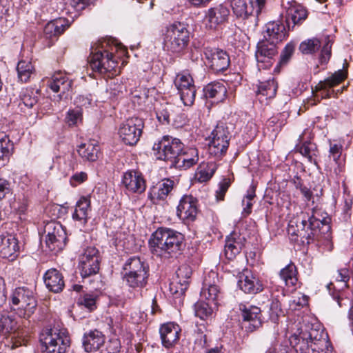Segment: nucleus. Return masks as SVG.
Segmentation results:
<instances>
[{
    "label": "nucleus",
    "instance_id": "39448f33",
    "mask_svg": "<svg viewBox=\"0 0 353 353\" xmlns=\"http://www.w3.org/2000/svg\"><path fill=\"white\" fill-rule=\"evenodd\" d=\"M190 31L183 23L175 21L162 30L163 45L165 50L180 53L188 46Z\"/></svg>",
    "mask_w": 353,
    "mask_h": 353
},
{
    "label": "nucleus",
    "instance_id": "393cba45",
    "mask_svg": "<svg viewBox=\"0 0 353 353\" xmlns=\"http://www.w3.org/2000/svg\"><path fill=\"white\" fill-rule=\"evenodd\" d=\"M238 286L242 291L248 294H256L263 290L262 282L248 270L239 275Z\"/></svg>",
    "mask_w": 353,
    "mask_h": 353
},
{
    "label": "nucleus",
    "instance_id": "f704fd0d",
    "mask_svg": "<svg viewBox=\"0 0 353 353\" xmlns=\"http://www.w3.org/2000/svg\"><path fill=\"white\" fill-rule=\"evenodd\" d=\"M203 91L207 99H211L212 103H216L223 101L227 93L225 86L221 82L209 83L204 88Z\"/></svg>",
    "mask_w": 353,
    "mask_h": 353
},
{
    "label": "nucleus",
    "instance_id": "f3484780",
    "mask_svg": "<svg viewBox=\"0 0 353 353\" xmlns=\"http://www.w3.org/2000/svg\"><path fill=\"white\" fill-rule=\"evenodd\" d=\"M205 57L207 64L215 72L228 69L230 65V57L228 53L218 48H205Z\"/></svg>",
    "mask_w": 353,
    "mask_h": 353
},
{
    "label": "nucleus",
    "instance_id": "a211bd4d",
    "mask_svg": "<svg viewBox=\"0 0 353 353\" xmlns=\"http://www.w3.org/2000/svg\"><path fill=\"white\" fill-rule=\"evenodd\" d=\"M229 15L228 7L224 4H219L206 11L203 21L206 28L215 29L218 26L226 22Z\"/></svg>",
    "mask_w": 353,
    "mask_h": 353
},
{
    "label": "nucleus",
    "instance_id": "ea45409f",
    "mask_svg": "<svg viewBox=\"0 0 353 353\" xmlns=\"http://www.w3.org/2000/svg\"><path fill=\"white\" fill-rule=\"evenodd\" d=\"M277 90V83L274 79H269L266 81L260 82L258 85L256 95L262 103L264 100L275 97Z\"/></svg>",
    "mask_w": 353,
    "mask_h": 353
},
{
    "label": "nucleus",
    "instance_id": "680f3d73",
    "mask_svg": "<svg viewBox=\"0 0 353 353\" xmlns=\"http://www.w3.org/2000/svg\"><path fill=\"white\" fill-rule=\"evenodd\" d=\"M157 118L160 123L162 124H168L170 123V110L168 107H161L157 109Z\"/></svg>",
    "mask_w": 353,
    "mask_h": 353
},
{
    "label": "nucleus",
    "instance_id": "58836bf2",
    "mask_svg": "<svg viewBox=\"0 0 353 353\" xmlns=\"http://www.w3.org/2000/svg\"><path fill=\"white\" fill-rule=\"evenodd\" d=\"M307 12L306 9L301 5L295 2L291 3L287 10V21L290 24V21L294 25L301 23L306 19Z\"/></svg>",
    "mask_w": 353,
    "mask_h": 353
},
{
    "label": "nucleus",
    "instance_id": "2f4dec72",
    "mask_svg": "<svg viewBox=\"0 0 353 353\" xmlns=\"http://www.w3.org/2000/svg\"><path fill=\"white\" fill-rule=\"evenodd\" d=\"M174 185V181L170 179H164L150 190L149 197L153 203H156L158 201H163L172 190Z\"/></svg>",
    "mask_w": 353,
    "mask_h": 353
},
{
    "label": "nucleus",
    "instance_id": "4be33fe9",
    "mask_svg": "<svg viewBox=\"0 0 353 353\" xmlns=\"http://www.w3.org/2000/svg\"><path fill=\"white\" fill-rule=\"evenodd\" d=\"M287 36L285 25L279 21H270L265 25L264 39L268 43L277 45L283 41Z\"/></svg>",
    "mask_w": 353,
    "mask_h": 353
},
{
    "label": "nucleus",
    "instance_id": "79ce46f5",
    "mask_svg": "<svg viewBox=\"0 0 353 353\" xmlns=\"http://www.w3.org/2000/svg\"><path fill=\"white\" fill-rule=\"evenodd\" d=\"M303 140V135H301L299 137L300 144L296 145V149L309 162L316 164L315 157L317 155L316 144L311 141H304L302 143Z\"/></svg>",
    "mask_w": 353,
    "mask_h": 353
},
{
    "label": "nucleus",
    "instance_id": "c756f323",
    "mask_svg": "<svg viewBox=\"0 0 353 353\" xmlns=\"http://www.w3.org/2000/svg\"><path fill=\"white\" fill-rule=\"evenodd\" d=\"M231 7L236 17L243 19L254 14L258 15L260 13L256 12L254 0H232Z\"/></svg>",
    "mask_w": 353,
    "mask_h": 353
},
{
    "label": "nucleus",
    "instance_id": "7c9ffc66",
    "mask_svg": "<svg viewBox=\"0 0 353 353\" xmlns=\"http://www.w3.org/2000/svg\"><path fill=\"white\" fill-rule=\"evenodd\" d=\"M90 199L86 196L81 197L77 202L72 219L78 221L81 225H84L90 218L91 212Z\"/></svg>",
    "mask_w": 353,
    "mask_h": 353
},
{
    "label": "nucleus",
    "instance_id": "cd10ccee",
    "mask_svg": "<svg viewBox=\"0 0 353 353\" xmlns=\"http://www.w3.org/2000/svg\"><path fill=\"white\" fill-rule=\"evenodd\" d=\"M43 281L46 288L54 293L61 292L65 286L62 274L54 268H51L46 272L43 275Z\"/></svg>",
    "mask_w": 353,
    "mask_h": 353
},
{
    "label": "nucleus",
    "instance_id": "13d9d810",
    "mask_svg": "<svg viewBox=\"0 0 353 353\" xmlns=\"http://www.w3.org/2000/svg\"><path fill=\"white\" fill-rule=\"evenodd\" d=\"M121 345L119 339L113 338L110 339L105 344L104 349L101 353H119Z\"/></svg>",
    "mask_w": 353,
    "mask_h": 353
},
{
    "label": "nucleus",
    "instance_id": "c03bdc74",
    "mask_svg": "<svg viewBox=\"0 0 353 353\" xmlns=\"http://www.w3.org/2000/svg\"><path fill=\"white\" fill-rule=\"evenodd\" d=\"M280 276L287 286L295 287L298 281L296 266L292 263L288 264L281 270Z\"/></svg>",
    "mask_w": 353,
    "mask_h": 353
},
{
    "label": "nucleus",
    "instance_id": "412c9836",
    "mask_svg": "<svg viewBox=\"0 0 353 353\" xmlns=\"http://www.w3.org/2000/svg\"><path fill=\"white\" fill-rule=\"evenodd\" d=\"M176 279L170 285V292L174 294L183 295L189 285L191 269L188 265H182L176 270Z\"/></svg>",
    "mask_w": 353,
    "mask_h": 353
},
{
    "label": "nucleus",
    "instance_id": "7ed1b4c3",
    "mask_svg": "<svg viewBox=\"0 0 353 353\" xmlns=\"http://www.w3.org/2000/svg\"><path fill=\"white\" fill-rule=\"evenodd\" d=\"M290 342L296 352L320 353L327 347L328 336L320 327H312L309 331L292 335Z\"/></svg>",
    "mask_w": 353,
    "mask_h": 353
},
{
    "label": "nucleus",
    "instance_id": "b1692460",
    "mask_svg": "<svg viewBox=\"0 0 353 353\" xmlns=\"http://www.w3.org/2000/svg\"><path fill=\"white\" fill-rule=\"evenodd\" d=\"M181 328L179 325L174 323L163 324L160 329L161 343L165 348H170L175 345L179 340Z\"/></svg>",
    "mask_w": 353,
    "mask_h": 353
},
{
    "label": "nucleus",
    "instance_id": "a878e982",
    "mask_svg": "<svg viewBox=\"0 0 353 353\" xmlns=\"http://www.w3.org/2000/svg\"><path fill=\"white\" fill-rule=\"evenodd\" d=\"M19 251L18 240L12 234H0V256L13 261Z\"/></svg>",
    "mask_w": 353,
    "mask_h": 353
},
{
    "label": "nucleus",
    "instance_id": "c85d7f7f",
    "mask_svg": "<svg viewBox=\"0 0 353 353\" xmlns=\"http://www.w3.org/2000/svg\"><path fill=\"white\" fill-rule=\"evenodd\" d=\"M105 337L97 330H90L84 334L83 347L85 352H92L98 350L105 343Z\"/></svg>",
    "mask_w": 353,
    "mask_h": 353
},
{
    "label": "nucleus",
    "instance_id": "9d476101",
    "mask_svg": "<svg viewBox=\"0 0 353 353\" xmlns=\"http://www.w3.org/2000/svg\"><path fill=\"white\" fill-rule=\"evenodd\" d=\"M143 126L141 119L130 118L121 123L118 132L119 137L125 144L134 145L140 139Z\"/></svg>",
    "mask_w": 353,
    "mask_h": 353
},
{
    "label": "nucleus",
    "instance_id": "bf43d9fd",
    "mask_svg": "<svg viewBox=\"0 0 353 353\" xmlns=\"http://www.w3.org/2000/svg\"><path fill=\"white\" fill-rule=\"evenodd\" d=\"M88 0H71L70 6L74 12V16L72 17V19L77 17L80 14V12L88 6Z\"/></svg>",
    "mask_w": 353,
    "mask_h": 353
},
{
    "label": "nucleus",
    "instance_id": "f257e3e1",
    "mask_svg": "<svg viewBox=\"0 0 353 353\" xmlns=\"http://www.w3.org/2000/svg\"><path fill=\"white\" fill-rule=\"evenodd\" d=\"M183 235L172 229L159 228L149 239L152 254L166 260L176 257L183 246Z\"/></svg>",
    "mask_w": 353,
    "mask_h": 353
},
{
    "label": "nucleus",
    "instance_id": "6ab92c4d",
    "mask_svg": "<svg viewBox=\"0 0 353 353\" xmlns=\"http://www.w3.org/2000/svg\"><path fill=\"white\" fill-rule=\"evenodd\" d=\"M198 213L197 199L192 195H183L176 208L178 217L185 222H192Z\"/></svg>",
    "mask_w": 353,
    "mask_h": 353
},
{
    "label": "nucleus",
    "instance_id": "dca6fc26",
    "mask_svg": "<svg viewBox=\"0 0 353 353\" xmlns=\"http://www.w3.org/2000/svg\"><path fill=\"white\" fill-rule=\"evenodd\" d=\"M219 283V279L217 273L214 271H210L204 278L203 288L201 291V297L214 306L217 305L221 296Z\"/></svg>",
    "mask_w": 353,
    "mask_h": 353
},
{
    "label": "nucleus",
    "instance_id": "aec40b11",
    "mask_svg": "<svg viewBox=\"0 0 353 353\" xmlns=\"http://www.w3.org/2000/svg\"><path fill=\"white\" fill-rule=\"evenodd\" d=\"M121 183L126 190L131 193H142L146 188L142 174L137 170H128L122 177Z\"/></svg>",
    "mask_w": 353,
    "mask_h": 353
},
{
    "label": "nucleus",
    "instance_id": "69168bd1",
    "mask_svg": "<svg viewBox=\"0 0 353 353\" xmlns=\"http://www.w3.org/2000/svg\"><path fill=\"white\" fill-rule=\"evenodd\" d=\"M43 33L47 38H52L53 37L59 36L57 31V26L54 20L48 22L45 26L43 29Z\"/></svg>",
    "mask_w": 353,
    "mask_h": 353
},
{
    "label": "nucleus",
    "instance_id": "8fccbe9b",
    "mask_svg": "<svg viewBox=\"0 0 353 353\" xmlns=\"http://www.w3.org/2000/svg\"><path fill=\"white\" fill-rule=\"evenodd\" d=\"M212 304L208 302L200 301L194 305V314L201 319H206L212 314Z\"/></svg>",
    "mask_w": 353,
    "mask_h": 353
},
{
    "label": "nucleus",
    "instance_id": "f03ea898",
    "mask_svg": "<svg viewBox=\"0 0 353 353\" xmlns=\"http://www.w3.org/2000/svg\"><path fill=\"white\" fill-rule=\"evenodd\" d=\"M118 50L122 51L123 53L126 51L121 44L113 39H105L100 41L96 46L92 47L89 58L91 68L101 74L112 71L117 63L113 54Z\"/></svg>",
    "mask_w": 353,
    "mask_h": 353
},
{
    "label": "nucleus",
    "instance_id": "1a4fd4ad",
    "mask_svg": "<svg viewBox=\"0 0 353 353\" xmlns=\"http://www.w3.org/2000/svg\"><path fill=\"white\" fill-rule=\"evenodd\" d=\"M43 353H65L70 346L69 336L57 328L46 329L40 336Z\"/></svg>",
    "mask_w": 353,
    "mask_h": 353
},
{
    "label": "nucleus",
    "instance_id": "e2e57ef3",
    "mask_svg": "<svg viewBox=\"0 0 353 353\" xmlns=\"http://www.w3.org/2000/svg\"><path fill=\"white\" fill-rule=\"evenodd\" d=\"M294 50V45L292 43H288L283 50L281 52L280 57V63L285 64L290 59Z\"/></svg>",
    "mask_w": 353,
    "mask_h": 353
},
{
    "label": "nucleus",
    "instance_id": "5701e85b",
    "mask_svg": "<svg viewBox=\"0 0 353 353\" xmlns=\"http://www.w3.org/2000/svg\"><path fill=\"white\" fill-rule=\"evenodd\" d=\"M243 325L248 332H253L261 325V310L259 307L250 305H241Z\"/></svg>",
    "mask_w": 353,
    "mask_h": 353
},
{
    "label": "nucleus",
    "instance_id": "09e8293b",
    "mask_svg": "<svg viewBox=\"0 0 353 353\" xmlns=\"http://www.w3.org/2000/svg\"><path fill=\"white\" fill-rule=\"evenodd\" d=\"M13 144L9 137L4 132H0V160H4L10 156Z\"/></svg>",
    "mask_w": 353,
    "mask_h": 353
},
{
    "label": "nucleus",
    "instance_id": "37998d69",
    "mask_svg": "<svg viewBox=\"0 0 353 353\" xmlns=\"http://www.w3.org/2000/svg\"><path fill=\"white\" fill-rule=\"evenodd\" d=\"M216 170V165L213 162L201 163L196 172V179L199 182H206L210 180Z\"/></svg>",
    "mask_w": 353,
    "mask_h": 353
},
{
    "label": "nucleus",
    "instance_id": "6e6d98bb",
    "mask_svg": "<svg viewBox=\"0 0 353 353\" xmlns=\"http://www.w3.org/2000/svg\"><path fill=\"white\" fill-rule=\"evenodd\" d=\"M337 288H343L347 287V282L350 279V271L348 268H344L339 270L335 276Z\"/></svg>",
    "mask_w": 353,
    "mask_h": 353
},
{
    "label": "nucleus",
    "instance_id": "c9c22d12",
    "mask_svg": "<svg viewBox=\"0 0 353 353\" xmlns=\"http://www.w3.org/2000/svg\"><path fill=\"white\" fill-rule=\"evenodd\" d=\"M199 159V152L196 148H187L180 152L175 167L182 168L185 170L196 164Z\"/></svg>",
    "mask_w": 353,
    "mask_h": 353
},
{
    "label": "nucleus",
    "instance_id": "20e7f679",
    "mask_svg": "<svg viewBox=\"0 0 353 353\" xmlns=\"http://www.w3.org/2000/svg\"><path fill=\"white\" fill-rule=\"evenodd\" d=\"M327 223V219L320 220L314 213L309 216L301 212L300 216L290 221L288 233L292 237H299L303 243H310L317 235L320 225L329 228Z\"/></svg>",
    "mask_w": 353,
    "mask_h": 353
},
{
    "label": "nucleus",
    "instance_id": "de8ad7c7",
    "mask_svg": "<svg viewBox=\"0 0 353 353\" xmlns=\"http://www.w3.org/2000/svg\"><path fill=\"white\" fill-rule=\"evenodd\" d=\"M256 196L255 188L251 186L247 191V194L242 200L243 210L241 215L243 217L248 216L252 212L253 200Z\"/></svg>",
    "mask_w": 353,
    "mask_h": 353
},
{
    "label": "nucleus",
    "instance_id": "72a5a7b5",
    "mask_svg": "<svg viewBox=\"0 0 353 353\" xmlns=\"http://www.w3.org/2000/svg\"><path fill=\"white\" fill-rule=\"evenodd\" d=\"M345 77L346 72L342 70H339L324 81L319 82L316 86V89L323 91L321 93L322 97H330V92L328 89L339 84Z\"/></svg>",
    "mask_w": 353,
    "mask_h": 353
},
{
    "label": "nucleus",
    "instance_id": "4468645a",
    "mask_svg": "<svg viewBox=\"0 0 353 353\" xmlns=\"http://www.w3.org/2000/svg\"><path fill=\"white\" fill-rule=\"evenodd\" d=\"M230 141V132L225 125L219 124L211 133V140L208 144V150L215 157L225 153Z\"/></svg>",
    "mask_w": 353,
    "mask_h": 353
},
{
    "label": "nucleus",
    "instance_id": "0e129e2a",
    "mask_svg": "<svg viewBox=\"0 0 353 353\" xmlns=\"http://www.w3.org/2000/svg\"><path fill=\"white\" fill-rule=\"evenodd\" d=\"M88 179V174L85 172H80L74 174L70 179V183L72 186L76 187L78 185L85 181Z\"/></svg>",
    "mask_w": 353,
    "mask_h": 353
},
{
    "label": "nucleus",
    "instance_id": "5fc2aeb1",
    "mask_svg": "<svg viewBox=\"0 0 353 353\" xmlns=\"http://www.w3.org/2000/svg\"><path fill=\"white\" fill-rule=\"evenodd\" d=\"M259 69H268L270 68L274 62L275 57L265 56L264 54L255 53Z\"/></svg>",
    "mask_w": 353,
    "mask_h": 353
},
{
    "label": "nucleus",
    "instance_id": "4d7b16f0",
    "mask_svg": "<svg viewBox=\"0 0 353 353\" xmlns=\"http://www.w3.org/2000/svg\"><path fill=\"white\" fill-rule=\"evenodd\" d=\"M281 312L282 311L279 301L276 299L272 300L269 305V315L272 321L276 323Z\"/></svg>",
    "mask_w": 353,
    "mask_h": 353
},
{
    "label": "nucleus",
    "instance_id": "338daca9",
    "mask_svg": "<svg viewBox=\"0 0 353 353\" xmlns=\"http://www.w3.org/2000/svg\"><path fill=\"white\" fill-rule=\"evenodd\" d=\"M10 183L6 179L0 178V200L4 199L11 192Z\"/></svg>",
    "mask_w": 353,
    "mask_h": 353
},
{
    "label": "nucleus",
    "instance_id": "6e6552de",
    "mask_svg": "<svg viewBox=\"0 0 353 353\" xmlns=\"http://www.w3.org/2000/svg\"><path fill=\"white\" fill-rule=\"evenodd\" d=\"M183 148V144L179 139L164 136L154 143L152 150L157 159L169 161L175 166Z\"/></svg>",
    "mask_w": 353,
    "mask_h": 353
},
{
    "label": "nucleus",
    "instance_id": "052dcab7",
    "mask_svg": "<svg viewBox=\"0 0 353 353\" xmlns=\"http://www.w3.org/2000/svg\"><path fill=\"white\" fill-rule=\"evenodd\" d=\"M79 303L92 311L96 307V296L93 294H85L79 299Z\"/></svg>",
    "mask_w": 353,
    "mask_h": 353
},
{
    "label": "nucleus",
    "instance_id": "4c0bfd02",
    "mask_svg": "<svg viewBox=\"0 0 353 353\" xmlns=\"http://www.w3.org/2000/svg\"><path fill=\"white\" fill-rule=\"evenodd\" d=\"M18 329L15 317L5 311H0V334L7 336Z\"/></svg>",
    "mask_w": 353,
    "mask_h": 353
},
{
    "label": "nucleus",
    "instance_id": "49530a36",
    "mask_svg": "<svg viewBox=\"0 0 353 353\" xmlns=\"http://www.w3.org/2000/svg\"><path fill=\"white\" fill-rule=\"evenodd\" d=\"M21 101L19 105L23 104L28 108H32L38 102V91L33 89L23 90L21 94Z\"/></svg>",
    "mask_w": 353,
    "mask_h": 353
},
{
    "label": "nucleus",
    "instance_id": "f8f14e48",
    "mask_svg": "<svg viewBox=\"0 0 353 353\" xmlns=\"http://www.w3.org/2000/svg\"><path fill=\"white\" fill-rule=\"evenodd\" d=\"M46 245L50 251L59 252L64 248L66 242V233L61 224L57 222H49L45 226Z\"/></svg>",
    "mask_w": 353,
    "mask_h": 353
},
{
    "label": "nucleus",
    "instance_id": "3c124183",
    "mask_svg": "<svg viewBox=\"0 0 353 353\" xmlns=\"http://www.w3.org/2000/svg\"><path fill=\"white\" fill-rule=\"evenodd\" d=\"M261 52L265 56L276 57L277 54L276 46L270 43L267 41H261L257 45L256 53Z\"/></svg>",
    "mask_w": 353,
    "mask_h": 353
},
{
    "label": "nucleus",
    "instance_id": "0eeeda50",
    "mask_svg": "<svg viewBox=\"0 0 353 353\" xmlns=\"http://www.w3.org/2000/svg\"><path fill=\"white\" fill-rule=\"evenodd\" d=\"M123 280L130 288H142L146 285L149 268L140 258L128 259L123 265Z\"/></svg>",
    "mask_w": 353,
    "mask_h": 353
},
{
    "label": "nucleus",
    "instance_id": "bb28decb",
    "mask_svg": "<svg viewBox=\"0 0 353 353\" xmlns=\"http://www.w3.org/2000/svg\"><path fill=\"white\" fill-rule=\"evenodd\" d=\"M47 86L54 92H59L58 97L61 99V94H65L71 88L72 81L69 80L64 73L57 72L48 81Z\"/></svg>",
    "mask_w": 353,
    "mask_h": 353
},
{
    "label": "nucleus",
    "instance_id": "864d4df0",
    "mask_svg": "<svg viewBox=\"0 0 353 353\" xmlns=\"http://www.w3.org/2000/svg\"><path fill=\"white\" fill-rule=\"evenodd\" d=\"M128 87L126 85H124L121 81H119V79H115L111 80L109 83L108 90L110 92V94L113 97H116L120 93H123V91H126Z\"/></svg>",
    "mask_w": 353,
    "mask_h": 353
},
{
    "label": "nucleus",
    "instance_id": "a19ab883",
    "mask_svg": "<svg viewBox=\"0 0 353 353\" xmlns=\"http://www.w3.org/2000/svg\"><path fill=\"white\" fill-rule=\"evenodd\" d=\"M99 146L94 141H88L81 143L78 147L79 154L85 160L94 161L98 157Z\"/></svg>",
    "mask_w": 353,
    "mask_h": 353
},
{
    "label": "nucleus",
    "instance_id": "e433bc0d",
    "mask_svg": "<svg viewBox=\"0 0 353 353\" xmlns=\"http://www.w3.org/2000/svg\"><path fill=\"white\" fill-rule=\"evenodd\" d=\"M243 244L238 234L232 232L226 238L225 245V256L230 259H233L237 254L240 252Z\"/></svg>",
    "mask_w": 353,
    "mask_h": 353
},
{
    "label": "nucleus",
    "instance_id": "9b49d317",
    "mask_svg": "<svg viewBox=\"0 0 353 353\" xmlns=\"http://www.w3.org/2000/svg\"><path fill=\"white\" fill-rule=\"evenodd\" d=\"M174 83L183 104L192 105L195 100L196 90L194 79L190 72L182 71L178 73Z\"/></svg>",
    "mask_w": 353,
    "mask_h": 353
},
{
    "label": "nucleus",
    "instance_id": "473e14b6",
    "mask_svg": "<svg viewBox=\"0 0 353 353\" xmlns=\"http://www.w3.org/2000/svg\"><path fill=\"white\" fill-rule=\"evenodd\" d=\"M342 150L343 147L341 144L330 143L328 157L330 159H332L336 164L333 174H334L337 179L341 178L345 172V159L342 157Z\"/></svg>",
    "mask_w": 353,
    "mask_h": 353
},
{
    "label": "nucleus",
    "instance_id": "774afa93",
    "mask_svg": "<svg viewBox=\"0 0 353 353\" xmlns=\"http://www.w3.org/2000/svg\"><path fill=\"white\" fill-rule=\"evenodd\" d=\"M57 31L59 35L61 34L70 26V22L65 18H59L54 20Z\"/></svg>",
    "mask_w": 353,
    "mask_h": 353
},
{
    "label": "nucleus",
    "instance_id": "603ef678",
    "mask_svg": "<svg viewBox=\"0 0 353 353\" xmlns=\"http://www.w3.org/2000/svg\"><path fill=\"white\" fill-rule=\"evenodd\" d=\"M82 121V110L77 107L75 109H70L68 111L65 117V122L70 126L77 125Z\"/></svg>",
    "mask_w": 353,
    "mask_h": 353
},
{
    "label": "nucleus",
    "instance_id": "a18cd8bd",
    "mask_svg": "<svg viewBox=\"0 0 353 353\" xmlns=\"http://www.w3.org/2000/svg\"><path fill=\"white\" fill-rule=\"evenodd\" d=\"M18 78L21 82H27L34 71V66L29 61H19L17 67Z\"/></svg>",
    "mask_w": 353,
    "mask_h": 353
},
{
    "label": "nucleus",
    "instance_id": "2eb2a0df",
    "mask_svg": "<svg viewBox=\"0 0 353 353\" xmlns=\"http://www.w3.org/2000/svg\"><path fill=\"white\" fill-rule=\"evenodd\" d=\"M79 268L83 278L95 274L99 270L98 250L88 247L79 256Z\"/></svg>",
    "mask_w": 353,
    "mask_h": 353
},
{
    "label": "nucleus",
    "instance_id": "ddd939ff",
    "mask_svg": "<svg viewBox=\"0 0 353 353\" xmlns=\"http://www.w3.org/2000/svg\"><path fill=\"white\" fill-rule=\"evenodd\" d=\"M332 43V40L329 36H325L321 39L312 38L301 42L299 49L303 54H312L320 48L321 44H323L319 59L321 64H325L331 57Z\"/></svg>",
    "mask_w": 353,
    "mask_h": 353
},
{
    "label": "nucleus",
    "instance_id": "423d86ee",
    "mask_svg": "<svg viewBox=\"0 0 353 353\" xmlns=\"http://www.w3.org/2000/svg\"><path fill=\"white\" fill-rule=\"evenodd\" d=\"M9 305L19 316L28 319L34 313L37 301L32 290L25 286L19 287L12 291Z\"/></svg>",
    "mask_w": 353,
    "mask_h": 353
}]
</instances>
